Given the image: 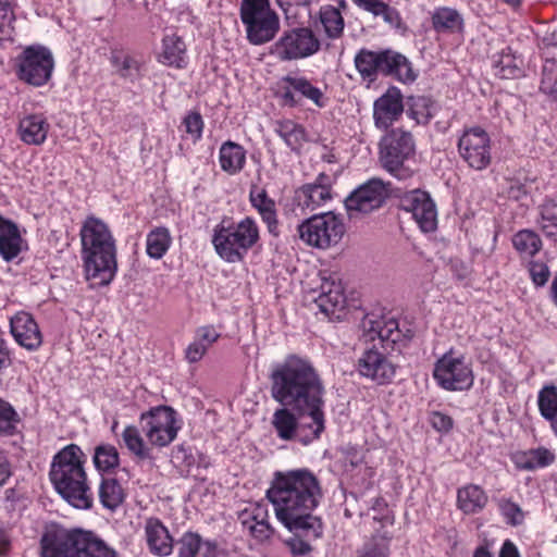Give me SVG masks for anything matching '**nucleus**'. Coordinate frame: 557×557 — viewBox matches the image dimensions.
I'll return each instance as SVG.
<instances>
[{"mask_svg":"<svg viewBox=\"0 0 557 557\" xmlns=\"http://www.w3.org/2000/svg\"><path fill=\"white\" fill-rule=\"evenodd\" d=\"M540 88L544 94L557 100V60L545 59Z\"/></svg>","mask_w":557,"mask_h":557,"instance_id":"52","label":"nucleus"},{"mask_svg":"<svg viewBox=\"0 0 557 557\" xmlns=\"http://www.w3.org/2000/svg\"><path fill=\"white\" fill-rule=\"evenodd\" d=\"M220 337V333L211 325L198 327L194 341L187 346L185 356L188 362L195 363L201 360L207 350Z\"/></svg>","mask_w":557,"mask_h":557,"instance_id":"33","label":"nucleus"},{"mask_svg":"<svg viewBox=\"0 0 557 557\" xmlns=\"http://www.w3.org/2000/svg\"><path fill=\"white\" fill-rule=\"evenodd\" d=\"M321 293L315 299L320 310L325 314H333L345 307L346 297L341 281L335 276L322 278Z\"/></svg>","mask_w":557,"mask_h":557,"instance_id":"26","label":"nucleus"},{"mask_svg":"<svg viewBox=\"0 0 557 557\" xmlns=\"http://www.w3.org/2000/svg\"><path fill=\"white\" fill-rule=\"evenodd\" d=\"M172 237L169 228L161 226L151 230L146 237V252L152 259H161L169 250Z\"/></svg>","mask_w":557,"mask_h":557,"instance_id":"42","label":"nucleus"},{"mask_svg":"<svg viewBox=\"0 0 557 557\" xmlns=\"http://www.w3.org/2000/svg\"><path fill=\"white\" fill-rule=\"evenodd\" d=\"M140 422L148 442L158 447L170 445L181 429L177 412L168 406H158L143 412Z\"/></svg>","mask_w":557,"mask_h":557,"instance_id":"11","label":"nucleus"},{"mask_svg":"<svg viewBox=\"0 0 557 557\" xmlns=\"http://www.w3.org/2000/svg\"><path fill=\"white\" fill-rule=\"evenodd\" d=\"M282 83L285 86L281 87L280 97L284 106L295 108L300 104L301 98L320 109L326 106L327 98L324 92L307 77L287 75L282 78Z\"/></svg>","mask_w":557,"mask_h":557,"instance_id":"16","label":"nucleus"},{"mask_svg":"<svg viewBox=\"0 0 557 557\" xmlns=\"http://www.w3.org/2000/svg\"><path fill=\"white\" fill-rule=\"evenodd\" d=\"M161 52L158 61L166 66L185 69L188 64L187 47L177 34H166L162 38Z\"/></svg>","mask_w":557,"mask_h":557,"instance_id":"25","label":"nucleus"},{"mask_svg":"<svg viewBox=\"0 0 557 557\" xmlns=\"http://www.w3.org/2000/svg\"><path fill=\"white\" fill-rule=\"evenodd\" d=\"M53 69V54L41 45L27 46L16 58L17 78L33 87L45 86L51 79Z\"/></svg>","mask_w":557,"mask_h":557,"instance_id":"8","label":"nucleus"},{"mask_svg":"<svg viewBox=\"0 0 557 557\" xmlns=\"http://www.w3.org/2000/svg\"><path fill=\"white\" fill-rule=\"evenodd\" d=\"M200 535L195 532H185L177 541L176 557H197L200 549Z\"/></svg>","mask_w":557,"mask_h":557,"instance_id":"55","label":"nucleus"},{"mask_svg":"<svg viewBox=\"0 0 557 557\" xmlns=\"http://www.w3.org/2000/svg\"><path fill=\"white\" fill-rule=\"evenodd\" d=\"M240 18L246 26L247 38L253 45H262L274 38L280 21L268 0H242Z\"/></svg>","mask_w":557,"mask_h":557,"instance_id":"7","label":"nucleus"},{"mask_svg":"<svg viewBox=\"0 0 557 557\" xmlns=\"http://www.w3.org/2000/svg\"><path fill=\"white\" fill-rule=\"evenodd\" d=\"M293 411L295 410L292 407L282 406V408L275 410L272 424L280 438L285 441L297 438L304 445H308L311 442H304L301 437L313 430L311 428L312 419L300 416L302 421L298 422Z\"/></svg>","mask_w":557,"mask_h":557,"instance_id":"19","label":"nucleus"},{"mask_svg":"<svg viewBox=\"0 0 557 557\" xmlns=\"http://www.w3.org/2000/svg\"><path fill=\"white\" fill-rule=\"evenodd\" d=\"M302 209L313 211L332 199V190L314 185H304L298 193Z\"/></svg>","mask_w":557,"mask_h":557,"instance_id":"45","label":"nucleus"},{"mask_svg":"<svg viewBox=\"0 0 557 557\" xmlns=\"http://www.w3.org/2000/svg\"><path fill=\"white\" fill-rule=\"evenodd\" d=\"M324 34L330 39H338L344 33L345 22L341 11L333 5H323L319 12Z\"/></svg>","mask_w":557,"mask_h":557,"instance_id":"40","label":"nucleus"},{"mask_svg":"<svg viewBox=\"0 0 557 557\" xmlns=\"http://www.w3.org/2000/svg\"><path fill=\"white\" fill-rule=\"evenodd\" d=\"M411 334H405L400 329L397 320L391 319H367L363 321L362 341L367 343H375L381 348L393 346L401 343L404 339H410Z\"/></svg>","mask_w":557,"mask_h":557,"instance_id":"18","label":"nucleus"},{"mask_svg":"<svg viewBox=\"0 0 557 557\" xmlns=\"http://www.w3.org/2000/svg\"><path fill=\"white\" fill-rule=\"evenodd\" d=\"M274 132L293 151H299L307 141V133L302 125L292 120H280L274 124Z\"/></svg>","mask_w":557,"mask_h":557,"instance_id":"38","label":"nucleus"},{"mask_svg":"<svg viewBox=\"0 0 557 557\" xmlns=\"http://www.w3.org/2000/svg\"><path fill=\"white\" fill-rule=\"evenodd\" d=\"M530 275L536 286H544L549 278L550 272L544 262H533L530 265Z\"/></svg>","mask_w":557,"mask_h":557,"instance_id":"61","label":"nucleus"},{"mask_svg":"<svg viewBox=\"0 0 557 557\" xmlns=\"http://www.w3.org/2000/svg\"><path fill=\"white\" fill-rule=\"evenodd\" d=\"M499 557H519V553L512 542L506 541L502 546Z\"/></svg>","mask_w":557,"mask_h":557,"instance_id":"64","label":"nucleus"},{"mask_svg":"<svg viewBox=\"0 0 557 557\" xmlns=\"http://www.w3.org/2000/svg\"><path fill=\"white\" fill-rule=\"evenodd\" d=\"M183 124L185 126V131L187 134L191 136V138L197 141L202 136V129H203V121L198 112H190L188 113L183 121Z\"/></svg>","mask_w":557,"mask_h":557,"instance_id":"58","label":"nucleus"},{"mask_svg":"<svg viewBox=\"0 0 557 557\" xmlns=\"http://www.w3.org/2000/svg\"><path fill=\"white\" fill-rule=\"evenodd\" d=\"M513 247L523 257H533L542 248V240L539 235L531 230H521L512 237Z\"/></svg>","mask_w":557,"mask_h":557,"instance_id":"50","label":"nucleus"},{"mask_svg":"<svg viewBox=\"0 0 557 557\" xmlns=\"http://www.w3.org/2000/svg\"><path fill=\"white\" fill-rule=\"evenodd\" d=\"M18 414L14 408L5 400L0 398V436L12 435L18 423Z\"/></svg>","mask_w":557,"mask_h":557,"instance_id":"54","label":"nucleus"},{"mask_svg":"<svg viewBox=\"0 0 557 557\" xmlns=\"http://www.w3.org/2000/svg\"><path fill=\"white\" fill-rule=\"evenodd\" d=\"M109 60L120 77L135 82L141 76L143 62L135 55L122 50H112Z\"/></svg>","mask_w":557,"mask_h":557,"instance_id":"34","label":"nucleus"},{"mask_svg":"<svg viewBox=\"0 0 557 557\" xmlns=\"http://www.w3.org/2000/svg\"><path fill=\"white\" fill-rule=\"evenodd\" d=\"M251 206L261 215L271 234L277 235V218L275 202L268 196L267 190L258 185H252L249 191Z\"/></svg>","mask_w":557,"mask_h":557,"instance_id":"28","label":"nucleus"},{"mask_svg":"<svg viewBox=\"0 0 557 557\" xmlns=\"http://www.w3.org/2000/svg\"><path fill=\"white\" fill-rule=\"evenodd\" d=\"M268 505L255 503L240 511L238 519L244 528L256 541H269L274 529L269 522Z\"/></svg>","mask_w":557,"mask_h":557,"instance_id":"20","label":"nucleus"},{"mask_svg":"<svg viewBox=\"0 0 557 557\" xmlns=\"http://www.w3.org/2000/svg\"><path fill=\"white\" fill-rule=\"evenodd\" d=\"M458 152L471 169H486L492 161L490 135L479 126L466 129L458 140Z\"/></svg>","mask_w":557,"mask_h":557,"instance_id":"13","label":"nucleus"},{"mask_svg":"<svg viewBox=\"0 0 557 557\" xmlns=\"http://www.w3.org/2000/svg\"><path fill=\"white\" fill-rule=\"evenodd\" d=\"M122 438L127 449L140 459L150 456L149 448L146 446L139 430L134 425H127L122 432Z\"/></svg>","mask_w":557,"mask_h":557,"instance_id":"51","label":"nucleus"},{"mask_svg":"<svg viewBox=\"0 0 557 557\" xmlns=\"http://www.w3.org/2000/svg\"><path fill=\"white\" fill-rule=\"evenodd\" d=\"M86 455L76 444H69L52 458L49 479L54 490L73 507L89 509L92 493L84 469Z\"/></svg>","mask_w":557,"mask_h":557,"instance_id":"3","label":"nucleus"},{"mask_svg":"<svg viewBox=\"0 0 557 557\" xmlns=\"http://www.w3.org/2000/svg\"><path fill=\"white\" fill-rule=\"evenodd\" d=\"M403 112V96L398 89L391 88L374 102V124L380 129H387Z\"/></svg>","mask_w":557,"mask_h":557,"instance_id":"22","label":"nucleus"},{"mask_svg":"<svg viewBox=\"0 0 557 557\" xmlns=\"http://www.w3.org/2000/svg\"><path fill=\"white\" fill-rule=\"evenodd\" d=\"M270 380L271 396L274 400L282 406L292 407L304 418L312 419L313 430L302 436V441L318 440L325 429L324 386L311 362L290 355L273 367Z\"/></svg>","mask_w":557,"mask_h":557,"instance_id":"1","label":"nucleus"},{"mask_svg":"<svg viewBox=\"0 0 557 557\" xmlns=\"http://www.w3.org/2000/svg\"><path fill=\"white\" fill-rule=\"evenodd\" d=\"M429 421L436 431L443 433L449 432L454 425L451 417L441 411L431 412Z\"/></svg>","mask_w":557,"mask_h":557,"instance_id":"60","label":"nucleus"},{"mask_svg":"<svg viewBox=\"0 0 557 557\" xmlns=\"http://www.w3.org/2000/svg\"><path fill=\"white\" fill-rule=\"evenodd\" d=\"M399 208L410 213L421 232L431 233L437 227V209L430 194L419 188L399 196Z\"/></svg>","mask_w":557,"mask_h":557,"instance_id":"14","label":"nucleus"},{"mask_svg":"<svg viewBox=\"0 0 557 557\" xmlns=\"http://www.w3.org/2000/svg\"><path fill=\"white\" fill-rule=\"evenodd\" d=\"M145 541L149 552L159 557L170 556L173 552V537L168 527L157 517H149L144 524Z\"/></svg>","mask_w":557,"mask_h":557,"instance_id":"23","label":"nucleus"},{"mask_svg":"<svg viewBox=\"0 0 557 557\" xmlns=\"http://www.w3.org/2000/svg\"><path fill=\"white\" fill-rule=\"evenodd\" d=\"M344 233L342 219L331 211L312 215L298 225L299 238L308 246L319 249L335 246Z\"/></svg>","mask_w":557,"mask_h":557,"instance_id":"9","label":"nucleus"},{"mask_svg":"<svg viewBox=\"0 0 557 557\" xmlns=\"http://www.w3.org/2000/svg\"><path fill=\"white\" fill-rule=\"evenodd\" d=\"M10 330L15 342L27 350H37L42 344V335L32 314L21 311L10 319Z\"/></svg>","mask_w":557,"mask_h":557,"instance_id":"21","label":"nucleus"},{"mask_svg":"<svg viewBox=\"0 0 557 557\" xmlns=\"http://www.w3.org/2000/svg\"><path fill=\"white\" fill-rule=\"evenodd\" d=\"M245 148L232 140L224 141L219 150V163L223 172L236 175L243 171L246 164Z\"/></svg>","mask_w":557,"mask_h":557,"instance_id":"30","label":"nucleus"},{"mask_svg":"<svg viewBox=\"0 0 557 557\" xmlns=\"http://www.w3.org/2000/svg\"><path fill=\"white\" fill-rule=\"evenodd\" d=\"M416 153V144L410 132L401 128L389 131L380 144V162L384 170L399 181L413 175L409 162Z\"/></svg>","mask_w":557,"mask_h":557,"instance_id":"6","label":"nucleus"},{"mask_svg":"<svg viewBox=\"0 0 557 557\" xmlns=\"http://www.w3.org/2000/svg\"><path fill=\"white\" fill-rule=\"evenodd\" d=\"M14 21L15 14L12 0H0V41L13 38Z\"/></svg>","mask_w":557,"mask_h":557,"instance_id":"53","label":"nucleus"},{"mask_svg":"<svg viewBox=\"0 0 557 557\" xmlns=\"http://www.w3.org/2000/svg\"><path fill=\"white\" fill-rule=\"evenodd\" d=\"M539 211V227L546 237L557 240V203L553 200H546L540 206Z\"/></svg>","mask_w":557,"mask_h":557,"instance_id":"49","label":"nucleus"},{"mask_svg":"<svg viewBox=\"0 0 557 557\" xmlns=\"http://www.w3.org/2000/svg\"><path fill=\"white\" fill-rule=\"evenodd\" d=\"M212 244L216 253L226 262H240L245 255L237 245L236 238L226 228L224 223L215 225L213 230Z\"/></svg>","mask_w":557,"mask_h":557,"instance_id":"27","label":"nucleus"},{"mask_svg":"<svg viewBox=\"0 0 557 557\" xmlns=\"http://www.w3.org/2000/svg\"><path fill=\"white\" fill-rule=\"evenodd\" d=\"M81 239L87 280L108 285L117 269L115 239L111 231L103 221L91 216L81 228Z\"/></svg>","mask_w":557,"mask_h":557,"instance_id":"4","label":"nucleus"},{"mask_svg":"<svg viewBox=\"0 0 557 557\" xmlns=\"http://www.w3.org/2000/svg\"><path fill=\"white\" fill-rule=\"evenodd\" d=\"M300 535L306 536L304 533H294V536L285 541L286 546L294 556H306L312 550L311 545L301 539Z\"/></svg>","mask_w":557,"mask_h":557,"instance_id":"59","label":"nucleus"},{"mask_svg":"<svg viewBox=\"0 0 557 557\" xmlns=\"http://www.w3.org/2000/svg\"><path fill=\"white\" fill-rule=\"evenodd\" d=\"M436 111L435 103L428 97L417 96L407 100V115L417 124H426Z\"/></svg>","mask_w":557,"mask_h":557,"instance_id":"44","label":"nucleus"},{"mask_svg":"<svg viewBox=\"0 0 557 557\" xmlns=\"http://www.w3.org/2000/svg\"><path fill=\"white\" fill-rule=\"evenodd\" d=\"M321 42L308 27H297L283 33L275 44V52L280 60H299L315 54Z\"/></svg>","mask_w":557,"mask_h":557,"instance_id":"12","label":"nucleus"},{"mask_svg":"<svg viewBox=\"0 0 557 557\" xmlns=\"http://www.w3.org/2000/svg\"><path fill=\"white\" fill-rule=\"evenodd\" d=\"M124 490L116 479H102L99 486V499L103 507L114 510L124 500Z\"/></svg>","mask_w":557,"mask_h":557,"instance_id":"46","label":"nucleus"},{"mask_svg":"<svg viewBox=\"0 0 557 557\" xmlns=\"http://www.w3.org/2000/svg\"><path fill=\"white\" fill-rule=\"evenodd\" d=\"M40 547L42 557H117L103 540L83 530L47 532Z\"/></svg>","mask_w":557,"mask_h":557,"instance_id":"5","label":"nucleus"},{"mask_svg":"<svg viewBox=\"0 0 557 557\" xmlns=\"http://www.w3.org/2000/svg\"><path fill=\"white\" fill-rule=\"evenodd\" d=\"M499 509L506 522L511 525H519L524 520V513L520 506L511 500H502Z\"/></svg>","mask_w":557,"mask_h":557,"instance_id":"56","label":"nucleus"},{"mask_svg":"<svg viewBox=\"0 0 557 557\" xmlns=\"http://www.w3.org/2000/svg\"><path fill=\"white\" fill-rule=\"evenodd\" d=\"M354 2L364 11L373 14L375 17L381 16L385 23L392 27L398 28L401 25L399 12L389 7L383 0H354Z\"/></svg>","mask_w":557,"mask_h":557,"instance_id":"41","label":"nucleus"},{"mask_svg":"<svg viewBox=\"0 0 557 557\" xmlns=\"http://www.w3.org/2000/svg\"><path fill=\"white\" fill-rule=\"evenodd\" d=\"M50 124L42 113H28L22 116L17 125L20 139L32 146H41L48 136Z\"/></svg>","mask_w":557,"mask_h":557,"instance_id":"24","label":"nucleus"},{"mask_svg":"<svg viewBox=\"0 0 557 557\" xmlns=\"http://www.w3.org/2000/svg\"><path fill=\"white\" fill-rule=\"evenodd\" d=\"M487 503L485 492L478 485L469 484L458 490L457 506L466 515L481 511Z\"/></svg>","mask_w":557,"mask_h":557,"instance_id":"36","label":"nucleus"},{"mask_svg":"<svg viewBox=\"0 0 557 557\" xmlns=\"http://www.w3.org/2000/svg\"><path fill=\"white\" fill-rule=\"evenodd\" d=\"M10 474L11 472L9 462L4 455L0 451V486H2L7 482Z\"/></svg>","mask_w":557,"mask_h":557,"instance_id":"63","label":"nucleus"},{"mask_svg":"<svg viewBox=\"0 0 557 557\" xmlns=\"http://www.w3.org/2000/svg\"><path fill=\"white\" fill-rule=\"evenodd\" d=\"M199 557H219L220 550L215 541L203 540L200 536Z\"/></svg>","mask_w":557,"mask_h":557,"instance_id":"62","label":"nucleus"},{"mask_svg":"<svg viewBox=\"0 0 557 557\" xmlns=\"http://www.w3.org/2000/svg\"><path fill=\"white\" fill-rule=\"evenodd\" d=\"M356 369L361 376L379 384L389 383L396 375V366L375 343L363 349Z\"/></svg>","mask_w":557,"mask_h":557,"instance_id":"17","label":"nucleus"},{"mask_svg":"<svg viewBox=\"0 0 557 557\" xmlns=\"http://www.w3.org/2000/svg\"><path fill=\"white\" fill-rule=\"evenodd\" d=\"M226 228L236 238L239 244L237 246L240 247L245 256L259 240V227L252 218L246 216L236 224L227 225Z\"/></svg>","mask_w":557,"mask_h":557,"instance_id":"35","label":"nucleus"},{"mask_svg":"<svg viewBox=\"0 0 557 557\" xmlns=\"http://www.w3.org/2000/svg\"><path fill=\"white\" fill-rule=\"evenodd\" d=\"M432 24L437 32H459L463 26L460 13L448 7L437 8L432 14Z\"/></svg>","mask_w":557,"mask_h":557,"instance_id":"43","label":"nucleus"},{"mask_svg":"<svg viewBox=\"0 0 557 557\" xmlns=\"http://www.w3.org/2000/svg\"><path fill=\"white\" fill-rule=\"evenodd\" d=\"M433 377L446 391H467L474 382L471 363L461 354L445 352L434 364Z\"/></svg>","mask_w":557,"mask_h":557,"instance_id":"10","label":"nucleus"},{"mask_svg":"<svg viewBox=\"0 0 557 557\" xmlns=\"http://www.w3.org/2000/svg\"><path fill=\"white\" fill-rule=\"evenodd\" d=\"M92 462L99 472H111L120 465V455L115 446L104 443L95 447Z\"/></svg>","mask_w":557,"mask_h":557,"instance_id":"47","label":"nucleus"},{"mask_svg":"<svg viewBox=\"0 0 557 557\" xmlns=\"http://www.w3.org/2000/svg\"><path fill=\"white\" fill-rule=\"evenodd\" d=\"M387 58L388 50L374 52L362 49L355 57V65L363 78L372 79L379 74L385 75L386 69H388Z\"/></svg>","mask_w":557,"mask_h":557,"instance_id":"29","label":"nucleus"},{"mask_svg":"<svg viewBox=\"0 0 557 557\" xmlns=\"http://www.w3.org/2000/svg\"><path fill=\"white\" fill-rule=\"evenodd\" d=\"M392 539L389 532L379 530L356 550V557H389Z\"/></svg>","mask_w":557,"mask_h":557,"instance_id":"37","label":"nucleus"},{"mask_svg":"<svg viewBox=\"0 0 557 557\" xmlns=\"http://www.w3.org/2000/svg\"><path fill=\"white\" fill-rule=\"evenodd\" d=\"M537 406L541 416L550 422L557 435V385H545L537 394Z\"/></svg>","mask_w":557,"mask_h":557,"instance_id":"39","label":"nucleus"},{"mask_svg":"<svg viewBox=\"0 0 557 557\" xmlns=\"http://www.w3.org/2000/svg\"><path fill=\"white\" fill-rule=\"evenodd\" d=\"M22 238L15 223L0 215V256L11 261L21 252Z\"/></svg>","mask_w":557,"mask_h":557,"instance_id":"31","label":"nucleus"},{"mask_svg":"<svg viewBox=\"0 0 557 557\" xmlns=\"http://www.w3.org/2000/svg\"><path fill=\"white\" fill-rule=\"evenodd\" d=\"M496 74L502 78H513L521 74L520 67L509 54H504L495 63Z\"/></svg>","mask_w":557,"mask_h":557,"instance_id":"57","label":"nucleus"},{"mask_svg":"<svg viewBox=\"0 0 557 557\" xmlns=\"http://www.w3.org/2000/svg\"><path fill=\"white\" fill-rule=\"evenodd\" d=\"M276 519L290 532L319 539L323 533L320 518L312 515L322 491L315 475L308 470L277 472L267 491Z\"/></svg>","mask_w":557,"mask_h":557,"instance_id":"2","label":"nucleus"},{"mask_svg":"<svg viewBox=\"0 0 557 557\" xmlns=\"http://www.w3.org/2000/svg\"><path fill=\"white\" fill-rule=\"evenodd\" d=\"M388 195L387 185L380 178H371L357 187L346 199L349 218L379 209Z\"/></svg>","mask_w":557,"mask_h":557,"instance_id":"15","label":"nucleus"},{"mask_svg":"<svg viewBox=\"0 0 557 557\" xmlns=\"http://www.w3.org/2000/svg\"><path fill=\"white\" fill-rule=\"evenodd\" d=\"M387 65L385 75L394 76L403 83L416 79L410 62L403 54L388 50Z\"/></svg>","mask_w":557,"mask_h":557,"instance_id":"48","label":"nucleus"},{"mask_svg":"<svg viewBox=\"0 0 557 557\" xmlns=\"http://www.w3.org/2000/svg\"><path fill=\"white\" fill-rule=\"evenodd\" d=\"M556 459L554 451L539 447L525 451H518L512 456V461L520 470L533 471L550 466Z\"/></svg>","mask_w":557,"mask_h":557,"instance_id":"32","label":"nucleus"}]
</instances>
